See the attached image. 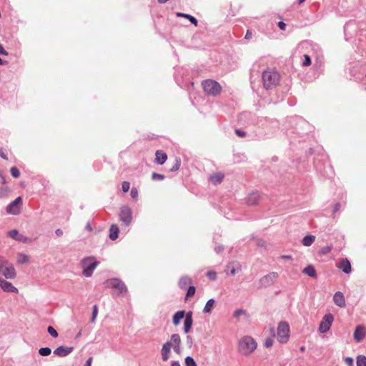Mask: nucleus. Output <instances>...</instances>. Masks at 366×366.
<instances>
[{
  "mask_svg": "<svg viewBox=\"0 0 366 366\" xmlns=\"http://www.w3.org/2000/svg\"><path fill=\"white\" fill-rule=\"evenodd\" d=\"M0 177L2 181V184H6V179H5L4 176L3 175L2 172H1V171H0Z\"/></svg>",
  "mask_w": 366,
  "mask_h": 366,
  "instance_id": "338daca9",
  "label": "nucleus"
},
{
  "mask_svg": "<svg viewBox=\"0 0 366 366\" xmlns=\"http://www.w3.org/2000/svg\"><path fill=\"white\" fill-rule=\"evenodd\" d=\"M186 366H197L194 359L191 356H187L184 360Z\"/></svg>",
  "mask_w": 366,
  "mask_h": 366,
  "instance_id": "e433bc0d",
  "label": "nucleus"
},
{
  "mask_svg": "<svg viewBox=\"0 0 366 366\" xmlns=\"http://www.w3.org/2000/svg\"><path fill=\"white\" fill-rule=\"evenodd\" d=\"M167 159V154L162 150H157L155 152V162L157 164L162 165Z\"/></svg>",
  "mask_w": 366,
  "mask_h": 366,
  "instance_id": "4be33fe9",
  "label": "nucleus"
},
{
  "mask_svg": "<svg viewBox=\"0 0 366 366\" xmlns=\"http://www.w3.org/2000/svg\"><path fill=\"white\" fill-rule=\"evenodd\" d=\"M316 64H319L320 66L322 64V54H316L315 56Z\"/></svg>",
  "mask_w": 366,
  "mask_h": 366,
  "instance_id": "5fc2aeb1",
  "label": "nucleus"
},
{
  "mask_svg": "<svg viewBox=\"0 0 366 366\" xmlns=\"http://www.w3.org/2000/svg\"><path fill=\"white\" fill-rule=\"evenodd\" d=\"M186 314L187 312L184 310H179L175 312L172 317V323L174 325H179L181 320L185 317Z\"/></svg>",
  "mask_w": 366,
  "mask_h": 366,
  "instance_id": "b1692460",
  "label": "nucleus"
},
{
  "mask_svg": "<svg viewBox=\"0 0 366 366\" xmlns=\"http://www.w3.org/2000/svg\"><path fill=\"white\" fill-rule=\"evenodd\" d=\"M99 264V262L97 261L92 256L83 258L81 261V265L83 269V275L86 277H91L94 270Z\"/></svg>",
  "mask_w": 366,
  "mask_h": 366,
  "instance_id": "39448f33",
  "label": "nucleus"
},
{
  "mask_svg": "<svg viewBox=\"0 0 366 366\" xmlns=\"http://www.w3.org/2000/svg\"><path fill=\"white\" fill-rule=\"evenodd\" d=\"M107 287H110L118 290L120 295L126 294L127 292V287L124 282L119 278H112L107 280Z\"/></svg>",
  "mask_w": 366,
  "mask_h": 366,
  "instance_id": "9d476101",
  "label": "nucleus"
},
{
  "mask_svg": "<svg viewBox=\"0 0 366 366\" xmlns=\"http://www.w3.org/2000/svg\"><path fill=\"white\" fill-rule=\"evenodd\" d=\"M131 197L134 199H137L138 197V190L136 187H132L130 192Z\"/></svg>",
  "mask_w": 366,
  "mask_h": 366,
  "instance_id": "49530a36",
  "label": "nucleus"
},
{
  "mask_svg": "<svg viewBox=\"0 0 366 366\" xmlns=\"http://www.w3.org/2000/svg\"><path fill=\"white\" fill-rule=\"evenodd\" d=\"M332 246L323 247L320 250V253L322 254H327L332 250Z\"/></svg>",
  "mask_w": 366,
  "mask_h": 366,
  "instance_id": "8fccbe9b",
  "label": "nucleus"
},
{
  "mask_svg": "<svg viewBox=\"0 0 366 366\" xmlns=\"http://www.w3.org/2000/svg\"><path fill=\"white\" fill-rule=\"evenodd\" d=\"M186 340H187V344L188 345V346L189 347H191L193 345L192 337L190 335H187Z\"/></svg>",
  "mask_w": 366,
  "mask_h": 366,
  "instance_id": "6e6d98bb",
  "label": "nucleus"
},
{
  "mask_svg": "<svg viewBox=\"0 0 366 366\" xmlns=\"http://www.w3.org/2000/svg\"><path fill=\"white\" fill-rule=\"evenodd\" d=\"M302 273L312 278L317 277L316 270L313 265L309 264L302 270Z\"/></svg>",
  "mask_w": 366,
  "mask_h": 366,
  "instance_id": "bb28decb",
  "label": "nucleus"
},
{
  "mask_svg": "<svg viewBox=\"0 0 366 366\" xmlns=\"http://www.w3.org/2000/svg\"><path fill=\"white\" fill-rule=\"evenodd\" d=\"M224 177V175L223 173L217 172V173L212 174L209 177V181L211 183H212L213 184L217 185V184H220L222 182Z\"/></svg>",
  "mask_w": 366,
  "mask_h": 366,
  "instance_id": "5701e85b",
  "label": "nucleus"
},
{
  "mask_svg": "<svg viewBox=\"0 0 366 366\" xmlns=\"http://www.w3.org/2000/svg\"><path fill=\"white\" fill-rule=\"evenodd\" d=\"M235 134L239 137H246V132H244L243 130L240 129H235Z\"/></svg>",
  "mask_w": 366,
  "mask_h": 366,
  "instance_id": "603ef678",
  "label": "nucleus"
},
{
  "mask_svg": "<svg viewBox=\"0 0 366 366\" xmlns=\"http://www.w3.org/2000/svg\"><path fill=\"white\" fill-rule=\"evenodd\" d=\"M362 0H340V9H342L343 12L346 14H352V16H357L355 11L357 10L358 13L360 14L359 18H366V10L364 7L360 8L362 6Z\"/></svg>",
  "mask_w": 366,
  "mask_h": 366,
  "instance_id": "f257e3e1",
  "label": "nucleus"
},
{
  "mask_svg": "<svg viewBox=\"0 0 366 366\" xmlns=\"http://www.w3.org/2000/svg\"><path fill=\"white\" fill-rule=\"evenodd\" d=\"M204 92L210 96L216 97L220 94L222 91L221 85L216 81L212 79H206L202 82Z\"/></svg>",
  "mask_w": 366,
  "mask_h": 366,
  "instance_id": "0eeeda50",
  "label": "nucleus"
},
{
  "mask_svg": "<svg viewBox=\"0 0 366 366\" xmlns=\"http://www.w3.org/2000/svg\"><path fill=\"white\" fill-rule=\"evenodd\" d=\"M22 199L21 197H16L14 201L10 202L6 207V212L12 214H19V209H16L18 205L21 202Z\"/></svg>",
  "mask_w": 366,
  "mask_h": 366,
  "instance_id": "4468645a",
  "label": "nucleus"
},
{
  "mask_svg": "<svg viewBox=\"0 0 366 366\" xmlns=\"http://www.w3.org/2000/svg\"><path fill=\"white\" fill-rule=\"evenodd\" d=\"M0 287L5 292L16 293L18 289L14 287L11 282L6 281L0 277Z\"/></svg>",
  "mask_w": 366,
  "mask_h": 366,
  "instance_id": "2eb2a0df",
  "label": "nucleus"
},
{
  "mask_svg": "<svg viewBox=\"0 0 366 366\" xmlns=\"http://www.w3.org/2000/svg\"><path fill=\"white\" fill-rule=\"evenodd\" d=\"M47 332L52 337L54 338L57 337L59 335L57 331L52 326H49L47 327Z\"/></svg>",
  "mask_w": 366,
  "mask_h": 366,
  "instance_id": "a19ab883",
  "label": "nucleus"
},
{
  "mask_svg": "<svg viewBox=\"0 0 366 366\" xmlns=\"http://www.w3.org/2000/svg\"><path fill=\"white\" fill-rule=\"evenodd\" d=\"M227 267L229 270L231 275H234L237 272L241 270V265L238 262H230Z\"/></svg>",
  "mask_w": 366,
  "mask_h": 366,
  "instance_id": "393cba45",
  "label": "nucleus"
},
{
  "mask_svg": "<svg viewBox=\"0 0 366 366\" xmlns=\"http://www.w3.org/2000/svg\"><path fill=\"white\" fill-rule=\"evenodd\" d=\"M315 237L313 235H306L302 239V244L305 246H310L315 242Z\"/></svg>",
  "mask_w": 366,
  "mask_h": 366,
  "instance_id": "2f4dec72",
  "label": "nucleus"
},
{
  "mask_svg": "<svg viewBox=\"0 0 366 366\" xmlns=\"http://www.w3.org/2000/svg\"><path fill=\"white\" fill-rule=\"evenodd\" d=\"M28 261H29V257L26 254H22V253L18 254L17 262L19 264H25V263H27Z\"/></svg>",
  "mask_w": 366,
  "mask_h": 366,
  "instance_id": "72a5a7b5",
  "label": "nucleus"
},
{
  "mask_svg": "<svg viewBox=\"0 0 366 366\" xmlns=\"http://www.w3.org/2000/svg\"><path fill=\"white\" fill-rule=\"evenodd\" d=\"M273 345V340L270 337H267L264 340V345L265 347L269 348L271 347Z\"/></svg>",
  "mask_w": 366,
  "mask_h": 366,
  "instance_id": "de8ad7c7",
  "label": "nucleus"
},
{
  "mask_svg": "<svg viewBox=\"0 0 366 366\" xmlns=\"http://www.w3.org/2000/svg\"><path fill=\"white\" fill-rule=\"evenodd\" d=\"M92 357H89L86 360V362H85L84 366H92Z\"/></svg>",
  "mask_w": 366,
  "mask_h": 366,
  "instance_id": "e2e57ef3",
  "label": "nucleus"
},
{
  "mask_svg": "<svg viewBox=\"0 0 366 366\" xmlns=\"http://www.w3.org/2000/svg\"><path fill=\"white\" fill-rule=\"evenodd\" d=\"M0 274L6 279L13 280L16 277L14 265L9 263L4 257L0 255Z\"/></svg>",
  "mask_w": 366,
  "mask_h": 366,
  "instance_id": "423d86ee",
  "label": "nucleus"
},
{
  "mask_svg": "<svg viewBox=\"0 0 366 366\" xmlns=\"http://www.w3.org/2000/svg\"><path fill=\"white\" fill-rule=\"evenodd\" d=\"M130 188V183L127 181H124L122 184V189L124 192H127Z\"/></svg>",
  "mask_w": 366,
  "mask_h": 366,
  "instance_id": "a18cd8bd",
  "label": "nucleus"
},
{
  "mask_svg": "<svg viewBox=\"0 0 366 366\" xmlns=\"http://www.w3.org/2000/svg\"><path fill=\"white\" fill-rule=\"evenodd\" d=\"M340 208H341V204L339 202H336L333 205L332 214L335 215L340 209Z\"/></svg>",
  "mask_w": 366,
  "mask_h": 366,
  "instance_id": "3c124183",
  "label": "nucleus"
},
{
  "mask_svg": "<svg viewBox=\"0 0 366 366\" xmlns=\"http://www.w3.org/2000/svg\"><path fill=\"white\" fill-rule=\"evenodd\" d=\"M0 157L6 160L8 159L6 153L1 149H0Z\"/></svg>",
  "mask_w": 366,
  "mask_h": 366,
  "instance_id": "0e129e2a",
  "label": "nucleus"
},
{
  "mask_svg": "<svg viewBox=\"0 0 366 366\" xmlns=\"http://www.w3.org/2000/svg\"><path fill=\"white\" fill-rule=\"evenodd\" d=\"M181 345V338L179 334H172L170 341L166 342L161 350L162 359L163 361H167L169 358L171 347Z\"/></svg>",
  "mask_w": 366,
  "mask_h": 366,
  "instance_id": "20e7f679",
  "label": "nucleus"
},
{
  "mask_svg": "<svg viewBox=\"0 0 366 366\" xmlns=\"http://www.w3.org/2000/svg\"><path fill=\"white\" fill-rule=\"evenodd\" d=\"M119 233V229L118 226L115 224H112L109 228V237L110 239H112L113 241L116 240L118 238Z\"/></svg>",
  "mask_w": 366,
  "mask_h": 366,
  "instance_id": "a878e982",
  "label": "nucleus"
},
{
  "mask_svg": "<svg viewBox=\"0 0 366 366\" xmlns=\"http://www.w3.org/2000/svg\"><path fill=\"white\" fill-rule=\"evenodd\" d=\"M207 277L212 280L214 281L217 280V272L214 271H208L206 274Z\"/></svg>",
  "mask_w": 366,
  "mask_h": 366,
  "instance_id": "c03bdc74",
  "label": "nucleus"
},
{
  "mask_svg": "<svg viewBox=\"0 0 366 366\" xmlns=\"http://www.w3.org/2000/svg\"><path fill=\"white\" fill-rule=\"evenodd\" d=\"M280 77V74L277 71L268 68L262 74L264 87L267 90L274 88L279 84Z\"/></svg>",
  "mask_w": 366,
  "mask_h": 366,
  "instance_id": "f03ea898",
  "label": "nucleus"
},
{
  "mask_svg": "<svg viewBox=\"0 0 366 366\" xmlns=\"http://www.w3.org/2000/svg\"><path fill=\"white\" fill-rule=\"evenodd\" d=\"M279 277V274L276 272H272L260 278L259 283L260 287H267L272 285Z\"/></svg>",
  "mask_w": 366,
  "mask_h": 366,
  "instance_id": "f8f14e48",
  "label": "nucleus"
},
{
  "mask_svg": "<svg viewBox=\"0 0 366 366\" xmlns=\"http://www.w3.org/2000/svg\"><path fill=\"white\" fill-rule=\"evenodd\" d=\"M0 54L4 56H7L9 54L8 52L4 49L1 44H0Z\"/></svg>",
  "mask_w": 366,
  "mask_h": 366,
  "instance_id": "052dcab7",
  "label": "nucleus"
},
{
  "mask_svg": "<svg viewBox=\"0 0 366 366\" xmlns=\"http://www.w3.org/2000/svg\"><path fill=\"white\" fill-rule=\"evenodd\" d=\"M260 199V194L257 192H253L249 194L246 199L247 204L249 205L257 204Z\"/></svg>",
  "mask_w": 366,
  "mask_h": 366,
  "instance_id": "412c9836",
  "label": "nucleus"
},
{
  "mask_svg": "<svg viewBox=\"0 0 366 366\" xmlns=\"http://www.w3.org/2000/svg\"><path fill=\"white\" fill-rule=\"evenodd\" d=\"M215 300L213 298L209 299L207 302L203 309L204 313H210L214 305Z\"/></svg>",
  "mask_w": 366,
  "mask_h": 366,
  "instance_id": "7c9ffc66",
  "label": "nucleus"
},
{
  "mask_svg": "<svg viewBox=\"0 0 366 366\" xmlns=\"http://www.w3.org/2000/svg\"><path fill=\"white\" fill-rule=\"evenodd\" d=\"M303 58H304V59L302 63V65L303 66H308L311 65V64H312L311 56L309 54H304Z\"/></svg>",
  "mask_w": 366,
  "mask_h": 366,
  "instance_id": "4c0bfd02",
  "label": "nucleus"
},
{
  "mask_svg": "<svg viewBox=\"0 0 366 366\" xmlns=\"http://www.w3.org/2000/svg\"><path fill=\"white\" fill-rule=\"evenodd\" d=\"M357 26H358L357 25L355 20H350L345 24L344 29L347 40H348V36H350V38H351L354 34H356Z\"/></svg>",
  "mask_w": 366,
  "mask_h": 366,
  "instance_id": "ddd939ff",
  "label": "nucleus"
},
{
  "mask_svg": "<svg viewBox=\"0 0 366 366\" xmlns=\"http://www.w3.org/2000/svg\"><path fill=\"white\" fill-rule=\"evenodd\" d=\"M277 26L281 30L284 31L286 29V24L282 21L277 23Z\"/></svg>",
  "mask_w": 366,
  "mask_h": 366,
  "instance_id": "13d9d810",
  "label": "nucleus"
},
{
  "mask_svg": "<svg viewBox=\"0 0 366 366\" xmlns=\"http://www.w3.org/2000/svg\"><path fill=\"white\" fill-rule=\"evenodd\" d=\"M345 363L348 365V366H353V364H354V361H353V359L350 357H347L345 359Z\"/></svg>",
  "mask_w": 366,
  "mask_h": 366,
  "instance_id": "864d4df0",
  "label": "nucleus"
},
{
  "mask_svg": "<svg viewBox=\"0 0 366 366\" xmlns=\"http://www.w3.org/2000/svg\"><path fill=\"white\" fill-rule=\"evenodd\" d=\"M73 350V347L59 346L54 350V354L59 357H65L69 355Z\"/></svg>",
  "mask_w": 366,
  "mask_h": 366,
  "instance_id": "6ab92c4d",
  "label": "nucleus"
},
{
  "mask_svg": "<svg viewBox=\"0 0 366 366\" xmlns=\"http://www.w3.org/2000/svg\"><path fill=\"white\" fill-rule=\"evenodd\" d=\"M119 219L122 224L128 227L132 222V211L128 205H123L120 207Z\"/></svg>",
  "mask_w": 366,
  "mask_h": 366,
  "instance_id": "6e6552de",
  "label": "nucleus"
},
{
  "mask_svg": "<svg viewBox=\"0 0 366 366\" xmlns=\"http://www.w3.org/2000/svg\"><path fill=\"white\" fill-rule=\"evenodd\" d=\"M195 292H196L195 287L193 285H190L187 289L185 300H187V298H189L190 297H192L195 294Z\"/></svg>",
  "mask_w": 366,
  "mask_h": 366,
  "instance_id": "58836bf2",
  "label": "nucleus"
},
{
  "mask_svg": "<svg viewBox=\"0 0 366 366\" xmlns=\"http://www.w3.org/2000/svg\"><path fill=\"white\" fill-rule=\"evenodd\" d=\"M39 353L41 356H48L51 353V350L48 347H41L39 350Z\"/></svg>",
  "mask_w": 366,
  "mask_h": 366,
  "instance_id": "c9c22d12",
  "label": "nucleus"
},
{
  "mask_svg": "<svg viewBox=\"0 0 366 366\" xmlns=\"http://www.w3.org/2000/svg\"><path fill=\"white\" fill-rule=\"evenodd\" d=\"M290 327L286 322H281L277 327V340L280 343H286L289 339Z\"/></svg>",
  "mask_w": 366,
  "mask_h": 366,
  "instance_id": "1a4fd4ad",
  "label": "nucleus"
},
{
  "mask_svg": "<svg viewBox=\"0 0 366 366\" xmlns=\"http://www.w3.org/2000/svg\"><path fill=\"white\" fill-rule=\"evenodd\" d=\"M333 320H334V317H333L332 314L327 313V314L325 315V316L323 317V318L320 324L319 332L321 334H325V333L327 332L332 326Z\"/></svg>",
  "mask_w": 366,
  "mask_h": 366,
  "instance_id": "9b49d317",
  "label": "nucleus"
},
{
  "mask_svg": "<svg viewBox=\"0 0 366 366\" xmlns=\"http://www.w3.org/2000/svg\"><path fill=\"white\" fill-rule=\"evenodd\" d=\"M224 250V247L222 245H218L214 248V251L217 254H220Z\"/></svg>",
  "mask_w": 366,
  "mask_h": 366,
  "instance_id": "4d7b16f0",
  "label": "nucleus"
},
{
  "mask_svg": "<svg viewBox=\"0 0 366 366\" xmlns=\"http://www.w3.org/2000/svg\"><path fill=\"white\" fill-rule=\"evenodd\" d=\"M192 283V279L187 276L184 275L180 277L178 282V286L180 289L184 290L186 289L187 285H189Z\"/></svg>",
  "mask_w": 366,
  "mask_h": 366,
  "instance_id": "cd10ccee",
  "label": "nucleus"
},
{
  "mask_svg": "<svg viewBox=\"0 0 366 366\" xmlns=\"http://www.w3.org/2000/svg\"><path fill=\"white\" fill-rule=\"evenodd\" d=\"M252 37V34L250 30H247L244 36L245 39L249 40Z\"/></svg>",
  "mask_w": 366,
  "mask_h": 366,
  "instance_id": "bf43d9fd",
  "label": "nucleus"
},
{
  "mask_svg": "<svg viewBox=\"0 0 366 366\" xmlns=\"http://www.w3.org/2000/svg\"><path fill=\"white\" fill-rule=\"evenodd\" d=\"M177 16L178 17H184V18H185V19H188L191 22V24H192L195 26H197L198 24L197 19L194 16H193L190 14H184V13H182V12H177Z\"/></svg>",
  "mask_w": 366,
  "mask_h": 366,
  "instance_id": "c756f323",
  "label": "nucleus"
},
{
  "mask_svg": "<svg viewBox=\"0 0 366 366\" xmlns=\"http://www.w3.org/2000/svg\"><path fill=\"white\" fill-rule=\"evenodd\" d=\"M173 349H174V351L178 354V355H180L181 352H182V350H181V347L180 346H174V347H172Z\"/></svg>",
  "mask_w": 366,
  "mask_h": 366,
  "instance_id": "680f3d73",
  "label": "nucleus"
},
{
  "mask_svg": "<svg viewBox=\"0 0 366 366\" xmlns=\"http://www.w3.org/2000/svg\"><path fill=\"white\" fill-rule=\"evenodd\" d=\"M354 339L357 342H360L363 337H365V333L363 332V327L360 325L356 327L355 330L353 334Z\"/></svg>",
  "mask_w": 366,
  "mask_h": 366,
  "instance_id": "c85d7f7f",
  "label": "nucleus"
},
{
  "mask_svg": "<svg viewBox=\"0 0 366 366\" xmlns=\"http://www.w3.org/2000/svg\"><path fill=\"white\" fill-rule=\"evenodd\" d=\"M357 366H366V357L362 355H360L357 357L356 360Z\"/></svg>",
  "mask_w": 366,
  "mask_h": 366,
  "instance_id": "f704fd0d",
  "label": "nucleus"
},
{
  "mask_svg": "<svg viewBox=\"0 0 366 366\" xmlns=\"http://www.w3.org/2000/svg\"><path fill=\"white\" fill-rule=\"evenodd\" d=\"M10 172H11V174L12 175L13 177H14V178L19 177L20 172L17 167H11L10 169Z\"/></svg>",
  "mask_w": 366,
  "mask_h": 366,
  "instance_id": "79ce46f5",
  "label": "nucleus"
},
{
  "mask_svg": "<svg viewBox=\"0 0 366 366\" xmlns=\"http://www.w3.org/2000/svg\"><path fill=\"white\" fill-rule=\"evenodd\" d=\"M171 366H181L179 361H173L171 364Z\"/></svg>",
  "mask_w": 366,
  "mask_h": 366,
  "instance_id": "774afa93",
  "label": "nucleus"
},
{
  "mask_svg": "<svg viewBox=\"0 0 366 366\" xmlns=\"http://www.w3.org/2000/svg\"><path fill=\"white\" fill-rule=\"evenodd\" d=\"M9 236L12 239L23 243H27L30 241V239L28 237L19 234V231L16 229L9 231Z\"/></svg>",
  "mask_w": 366,
  "mask_h": 366,
  "instance_id": "f3484780",
  "label": "nucleus"
},
{
  "mask_svg": "<svg viewBox=\"0 0 366 366\" xmlns=\"http://www.w3.org/2000/svg\"><path fill=\"white\" fill-rule=\"evenodd\" d=\"M338 268L345 274H350L352 271L351 264L347 258L340 260Z\"/></svg>",
  "mask_w": 366,
  "mask_h": 366,
  "instance_id": "aec40b11",
  "label": "nucleus"
},
{
  "mask_svg": "<svg viewBox=\"0 0 366 366\" xmlns=\"http://www.w3.org/2000/svg\"><path fill=\"white\" fill-rule=\"evenodd\" d=\"M55 234L58 236V237H60L63 234V231L61 229H56L55 231Z\"/></svg>",
  "mask_w": 366,
  "mask_h": 366,
  "instance_id": "69168bd1",
  "label": "nucleus"
},
{
  "mask_svg": "<svg viewBox=\"0 0 366 366\" xmlns=\"http://www.w3.org/2000/svg\"><path fill=\"white\" fill-rule=\"evenodd\" d=\"M182 164L181 159L179 157H176L174 160V163L172 167L169 169V172H174L179 170Z\"/></svg>",
  "mask_w": 366,
  "mask_h": 366,
  "instance_id": "473e14b6",
  "label": "nucleus"
},
{
  "mask_svg": "<svg viewBox=\"0 0 366 366\" xmlns=\"http://www.w3.org/2000/svg\"><path fill=\"white\" fill-rule=\"evenodd\" d=\"M246 313V311L242 309L236 310L234 312V317L235 318H239L240 315H244Z\"/></svg>",
  "mask_w": 366,
  "mask_h": 366,
  "instance_id": "09e8293b",
  "label": "nucleus"
},
{
  "mask_svg": "<svg viewBox=\"0 0 366 366\" xmlns=\"http://www.w3.org/2000/svg\"><path fill=\"white\" fill-rule=\"evenodd\" d=\"M152 179L154 181H162L165 179V176L162 174H158L156 172H153L152 174Z\"/></svg>",
  "mask_w": 366,
  "mask_h": 366,
  "instance_id": "ea45409f",
  "label": "nucleus"
},
{
  "mask_svg": "<svg viewBox=\"0 0 366 366\" xmlns=\"http://www.w3.org/2000/svg\"><path fill=\"white\" fill-rule=\"evenodd\" d=\"M192 312L189 311L187 312L184 317V332L185 334H188L192 327L193 325V318H192Z\"/></svg>",
  "mask_w": 366,
  "mask_h": 366,
  "instance_id": "dca6fc26",
  "label": "nucleus"
},
{
  "mask_svg": "<svg viewBox=\"0 0 366 366\" xmlns=\"http://www.w3.org/2000/svg\"><path fill=\"white\" fill-rule=\"evenodd\" d=\"M333 301L340 307H345L346 306L345 296L340 291H337L334 294Z\"/></svg>",
  "mask_w": 366,
  "mask_h": 366,
  "instance_id": "a211bd4d",
  "label": "nucleus"
},
{
  "mask_svg": "<svg viewBox=\"0 0 366 366\" xmlns=\"http://www.w3.org/2000/svg\"><path fill=\"white\" fill-rule=\"evenodd\" d=\"M98 313V307L97 305H94L92 307V318L91 322H94Z\"/></svg>",
  "mask_w": 366,
  "mask_h": 366,
  "instance_id": "37998d69",
  "label": "nucleus"
},
{
  "mask_svg": "<svg viewBox=\"0 0 366 366\" xmlns=\"http://www.w3.org/2000/svg\"><path fill=\"white\" fill-rule=\"evenodd\" d=\"M257 348V342L250 336H244L238 344V351L244 356L249 355Z\"/></svg>",
  "mask_w": 366,
  "mask_h": 366,
  "instance_id": "7ed1b4c3",
  "label": "nucleus"
}]
</instances>
